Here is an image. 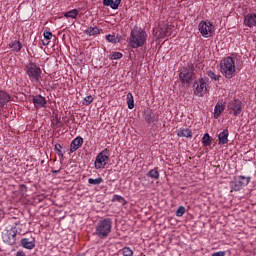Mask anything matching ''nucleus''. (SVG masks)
Wrapping results in <instances>:
<instances>
[{"label": "nucleus", "mask_w": 256, "mask_h": 256, "mask_svg": "<svg viewBox=\"0 0 256 256\" xmlns=\"http://www.w3.org/2000/svg\"><path fill=\"white\" fill-rule=\"evenodd\" d=\"M128 47L131 49H139L147 43V32L139 26L132 28L130 36L127 38Z\"/></svg>", "instance_id": "f257e3e1"}, {"label": "nucleus", "mask_w": 256, "mask_h": 256, "mask_svg": "<svg viewBox=\"0 0 256 256\" xmlns=\"http://www.w3.org/2000/svg\"><path fill=\"white\" fill-rule=\"evenodd\" d=\"M112 229L113 220L111 218H102L96 223L93 235L98 239H107L111 235Z\"/></svg>", "instance_id": "f03ea898"}, {"label": "nucleus", "mask_w": 256, "mask_h": 256, "mask_svg": "<svg viewBox=\"0 0 256 256\" xmlns=\"http://www.w3.org/2000/svg\"><path fill=\"white\" fill-rule=\"evenodd\" d=\"M220 71L226 79H233L235 77V60L228 56L220 61Z\"/></svg>", "instance_id": "7ed1b4c3"}, {"label": "nucleus", "mask_w": 256, "mask_h": 256, "mask_svg": "<svg viewBox=\"0 0 256 256\" xmlns=\"http://www.w3.org/2000/svg\"><path fill=\"white\" fill-rule=\"evenodd\" d=\"M25 71L32 83H39L41 81L42 71L37 64L29 62L25 67Z\"/></svg>", "instance_id": "20e7f679"}, {"label": "nucleus", "mask_w": 256, "mask_h": 256, "mask_svg": "<svg viewBox=\"0 0 256 256\" xmlns=\"http://www.w3.org/2000/svg\"><path fill=\"white\" fill-rule=\"evenodd\" d=\"M109 163V149L105 148L102 150L95 159V169H105V166Z\"/></svg>", "instance_id": "39448f33"}, {"label": "nucleus", "mask_w": 256, "mask_h": 256, "mask_svg": "<svg viewBox=\"0 0 256 256\" xmlns=\"http://www.w3.org/2000/svg\"><path fill=\"white\" fill-rule=\"evenodd\" d=\"M209 79L207 78H200L195 81L194 83V95L197 97H203L205 93H207V82Z\"/></svg>", "instance_id": "423d86ee"}, {"label": "nucleus", "mask_w": 256, "mask_h": 256, "mask_svg": "<svg viewBox=\"0 0 256 256\" xmlns=\"http://www.w3.org/2000/svg\"><path fill=\"white\" fill-rule=\"evenodd\" d=\"M198 29L202 35V37H211L213 32L215 31V26L210 21L202 20L199 23Z\"/></svg>", "instance_id": "0eeeda50"}, {"label": "nucleus", "mask_w": 256, "mask_h": 256, "mask_svg": "<svg viewBox=\"0 0 256 256\" xmlns=\"http://www.w3.org/2000/svg\"><path fill=\"white\" fill-rule=\"evenodd\" d=\"M227 107L229 114L234 115V117L241 115V111H243V103L239 99L230 101Z\"/></svg>", "instance_id": "6e6552de"}, {"label": "nucleus", "mask_w": 256, "mask_h": 256, "mask_svg": "<svg viewBox=\"0 0 256 256\" xmlns=\"http://www.w3.org/2000/svg\"><path fill=\"white\" fill-rule=\"evenodd\" d=\"M179 79L184 85H191V83H193V80L195 79V72H193V69H183L179 73Z\"/></svg>", "instance_id": "1a4fd4ad"}, {"label": "nucleus", "mask_w": 256, "mask_h": 256, "mask_svg": "<svg viewBox=\"0 0 256 256\" xmlns=\"http://www.w3.org/2000/svg\"><path fill=\"white\" fill-rule=\"evenodd\" d=\"M251 183V177L238 176V178L232 182L231 187L233 191H241L243 187H247Z\"/></svg>", "instance_id": "9d476101"}, {"label": "nucleus", "mask_w": 256, "mask_h": 256, "mask_svg": "<svg viewBox=\"0 0 256 256\" xmlns=\"http://www.w3.org/2000/svg\"><path fill=\"white\" fill-rule=\"evenodd\" d=\"M2 239L7 245H15L17 243V233L13 229L8 230L2 235Z\"/></svg>", "instance_id": "9b49d317"}, {"label": "nucleus", "mask_w": 256, "mask_h": 256, "mask_svg": "<svg viewBox=\"0 0 256 256\" xmlns=\"http://www.w3.org/2000/svg\"><path fill=\"white\" fill-rule=\"evenodd\" d=\"M32 103L34 104L35 109H43L47 105V99L41 95L33 96Z\"/></svg>", "instance_id": "f8f14e48"}, {"label": "nucleus", "mask_w": 256, "mask_h": 256, "mask_svg": "<svg viewBox=\"0 0 256 256\" xmlns=\"http://www.w3.org/2000/svg\"><path fill=\"white\" fill-rule=\"evenodd\" d=\"M244 25L246 27H249L250 29L256 27V14L249 13L246 16H244Z\"/></svg>", "instance_id": "ddd939ff"}, {"label": "nucleus", "mask_w": 256, "mask_h": 256, "mask_svg": "<svg viewBox=\"0 0 256 256\" xmlns=\"http://www.w3.org/2000/svg\"><path fill=\"white\" fill-rule=\"evenodd\" d=\"M80 147H83V137L78 136L74 138L70 144V153H75Z\"/></svg>", "instance_id": "4468645a"}, {"label": "nucleus", "mask_w": 256, "mask_h": 256, "mask_svg": "<svg viewBox=\"0 0 256 256\" xmlns=\"http://www.w3.org/2000/svg\"><path fill=\"white\" fill-rule=\"evenodd\" d=\"M218 141L219 145H227L229 143V129L226 128L218 134Z\"/></svg>", "instance_id": "2eb2a0df"}, {"label": "nucleus", "mask_w": 256, "mask_h": 256, "mask_svg": "<svg viewBox=\"0 0 256 256\" xmlns=\"http://www.w3.org/2000/svg\"><path fill=\"white\" fill-rule=\"evenodd\" d=\"M11 101V94L5 92L4 90H0V109H3L7 103Z\"/></svg>", "instance_id": "dca6fc26"}, {"label": "nucleus", "mask_w": 256, "mask_h": 256, "mask_svg": "<svg viewBox=\"0 0 256 256\" xmlns=\"http://www.w3.org/2000/svg\"><path fill=\"white\" fill-rule=\"evenodd\" d=\"M21 245L24 249H35V238H22Z\"/></svg>", "instance_id": "f3484780"}, {"label": "nucleus", "mask_w": 256, "mask_h": 256, "mask_svg": "<svg viewBox=\"0 0 256 256\" xmlns=\"http://www.w3.org/2000/svg\"><path fill=\"white\" fill-rule=\"evenodd\" d=\"M103 31L101 28L97 26H90L86 30H84L85 35L88 37H94L95 35H99Z\"/></svg>", "instance_id": "a211bd4d"}, {"label": "nucleus", "mask_w": 256, "mask_h": 256, "mask_svg": "<svg viewBox=\"0 0 256 256\" xmlns=\"http://www.w3.org/2000/svg\"><path fill=\"white\" fill-rule=\"evenodd\" d=\"M104 7H111V9L117 10L119 9V5H121V0H103Z\"/></svg>", "instance_id": "6ab92c4d"}, {"label": "nucleus", "mask_w": 256, "mask_h": 256, "mask_svg": "<svg viewBox=\"0 0 256 256\" xmlns=\"http://www.w3.org/2000/svg\"><path fill=\"white\" fill-rule=\"evenodd\" d=\"M223 111H225V103L218 102L214 108V119H219Z\"/></svg>", "instance_id": "aec40b11"}, {"label": "nucleus", "mask_w": 256, "mask_h": 256, "mask_svg": "<svg viewBox=\"0 0 256 256\" xmlns=\"http://www.w3.org/2000/svg\"><path fill=\"white\" fill-rule=\"evenodd\" d=\"M178 137H186L187 139L193 137V132L189 128H180L177 132Z\"/></svg>", "instance_id": "412c9836"}, {"label": "nucleus", "mask_w": 256, "mask_h": 256, "mask_svg": "<svg viewBox=\"0 0 256 256\" xmlns=\"http://www.w3.org/2000/svg\"><path fill=\"white\" fill-rule=\"evenodd\" d=\"M10 49H12V51H15L16 53H19V51H21V49H23V44H21L19 41L15 40L10 43Z\"/></svg>", "instance_id": "4be33fe9"}, {"label": "nucleus", "mask_w": 256, "mask_h": 256, "mask_svg": "<svg viewBox=\"0 0 256 256\" xmlns=\"http://www.w3.org/2000/svg\"><path fill=\"white\" fill-rule=\"evenodd\" d=\"M126 101L128 105V109H134L135 108V99L133 98V94L129 92L126 96Z\"/></svg>", "instance_id": "5701e85b"}, {"label": "nucleus", "mask_w": 256, "mask_h": 256, "mask_svg": "<svg viewBox=\"0 0 256 256\" xmlns=\"http://www.w3.org/2000/svg\"><path fill=\"white\" fill-rule=\"evenodd\" d=\"M159 168H154V169H151L149 172H148V177H150V179H154L155 181H157L160 177V174H159Z\"/></svg>", "instance_id": "b1692460"}, {"label": "nucleus", "mask_w": 256, "mask_h": 256, "mask_svg": "<svg viewBox=\"0 0 256 256\" xmlns=\"http://www.w3.org/2000/svg\"><path fill=\"white\" fill-rule=\"evenodd\" d=\"M77 15H79V11L77 9L70 10L64 14V17L70 18V19H77Z\"/></svg>", "instance_id": "393cba45"}, {"label": "nucleus", "mask_w": 256, "mask_h": 256, "mask_svg": "<svg viewBox=\"0 0 256 256\" xmlns=\"http://www.w3.org/2000/svg\"><path fill=\"white\" fill-rule=\"evenodd\" d=\"M211 136H209V133L204 134L203 138H202V143L204 145V147H211Z\"/></svg>", "instance_id": "a878e982"}, {"label": "nucleus", "mask_w": 256, "mask_h": 256, "mask_svg": "<svg viewBox=\"0 0 256 256\" xmlns=\"http://www.w3.org/2000/svg\"><path fill=\"white\" fill-rule=\"evenodd\" d=\"M207 75L210 79H212V81H219L221 79V75H217L211 70L207 71Z\"/></svg>", "instance_id": "bb28decb"}, {"label": "nucleus", "mask_w": 256, "mask_h": 256, "mask_svg": "<svg viewBox=\"0 0 256 256\" xmlns=\"http://www.w3.org/2000/svg\"><path fill=\"white\" fill-rule=\"evenodd\" d=\"M112 201H117L118 203H121L122 205H126L127 204V201L125 200V198L123 196L117 195V194H115L113 196Z\"/></svg>", "instance_id": "cd10ccee"}, {"label": "nucleus", "mask_w": 256, "mask_h": 256, "mask_svg": "<svg viewBox=\"0 0 256 256\" xmlns=\"http://www.w3.org/2000/svg\"><path fill=\"white\" fill-rule=\"evenodd\" d=\"M88 183L90 185H101V183H103V178H101V177L96 178V179L89 178L88 179Z\"/></svg>", "instance_id": "c85d7f7f"}, {"label": "nucleus", "mask_w": 256, "mask_h": 256, "mask_svg": "<svg viewBox=\"0 0 256 256\" xmlns=\"http://www.w3.org/2000/svg\"><path fill=\"white\" fill-rule=\"evenodd\" d=\"M55 151H57V155L59 157H63L65 155V152H63V146H61V144H55Z\"/></svg>", "instance_id": "c756f323"}, {"label": "nucleus", "mask_w": 256, "mask_h": 256, "mask_svg": "<svg viewBox=\"0 0 256 256\" xmlns=\"http://www.w3.org/2000/svg\"><path fill=\"white\" fill-rule=\"evenodd\" d=\"M187 209L184 206H179L176 210V217H183L184 213H186Z\"/></svg>", "instance_id": "7c9ffc66"}, {"label": "nucleus", "mask_w": 256, "mask_h": 256, "mask_svg": "<svg viewBox=\"0 0 256 256\" xmlns=\"http://www.w3.org/2000/svg\"><path fill=\"white\" fill-rule=\"evenodd\" d=\"M24 229H25V224L18 223L16 224V227L12 229V231H15V233H23Z\"/></svg>", "instance_id": "2f4dec72"}, {"label": "nucleus", "mask_w": 256, "mask_h": 256, "mask_svg": "<svg viewBox=\"0 0 256 256\" xmlns=\"http://www.w3.org/2000/svg\"><path fill=\"white\" fill-rule=\"evenodd\" d=\"M106 40L109 43H114V44L119 43V40H117V37H115V35H111V34L106 35Z\"/></svg>", "instance_id": "473e14b6"}, {"label": "nucleus", "mask_w": 256, "mask_h": 256, "mask_svg": "<svg viewBox=\"0 0 256 256\" xmlns=\"http://www.w3.org/2000/svg\"><path fill=\"white\" fill-rule=\"evenodd\" d=\"M146 119L148 123H157L158 121L157 115L155 114H149Z\"/></svg>", "instance_id": "72a5a7b5"}, {"label": "nucleus", "mask_w": 256, "mask_h": 256, "mask_svg": "<svg viewBox=\"0 0 256 256\" xmlns=\"http://www.w3.org/2000/svg\"><path fill=\"white\" fill-rule=\"evenodd\" d=\"M122 255L123 256H133V250L129 247H124L122 249Z\"/></svg>", "instance_id": "f704fd0d"}, {"label": "nucleus", "mask_w": 256, "mask_h": 256, "mask_svg": "<svg viewBox=\"0 0 256 256\" xmlns=\"http://www.w3.org/2000/svg\"><path fill=\"white\" fill-rule=\"evenodd\" d=\"M123 57V53L121 52H114L110 55V59L113 60H117V59H121Z\"/></svg>", "instance_id": "c9c22d12"}, {"label": "nucleus", "mask_w": 256, "mask_h": 256, "mask_svg": "<svg viewBox=\"0 0 256 256\" xmlns=\"http://www.w3.org/2000/svg\"><path fill=\"white\" fill-rule=\"evenodd\" d=\"M93 103V96L89 95V96H86L83 100V105H91Z\"/></svg>", "instance_id": "e433bc0d"}, {"label": "nucleus", "mask_w": 256, "mask_h": 256, "mask_svg": "<svg viewBox=\"0 0 256 256\" xmlns=\"http://www.w3.org/2000/svg\"><path fill=\"white\" fill-rule=\"evenodd\" d=\"M43 37L44 39H46L47 41H51V39H53V33H51L50 31H45L43 33Z\"/></svg>", "instance_id": "4c0bfd02"}, {"label": "nucleus", "mask_w": 256, "mask_h": 256, "mask_svg": "<svg viewBox=\"0 0 256 256\" xmlns=\"http://www.w3.org/2000/svg\"><path fill=\"white\" fill-rule=\"evenodd\" d=\"M225 255H226L225 251H218L212 254V256H225Z\"/></svg>", "instance_id": "58836bf2"}, {"label": "nucleus", "mask_w": 256, "mask_h": 256, "mask_svg": "<svg viewBox=\"0 0 256 256\" xmlns=\"http://www.w3.org/2000/svg\"><path fill=\"white\" fill-rule=\"evenodd\" d=\"M49 43H51L50 40H42V45H44V47H47V45H49Z\"/></svg>", "instance_id": "ea45409f"}, {"label": "nucleus", "mask_w": 256, "mask_h": 256, "mask_svg": "<svg viewBox=\"0 0 256 256\" xmlns=\"http://www.w3.org/2000/svg\"><path fill=\"white\" fill-rule=\"evenodd\" d=\"M20 190L21 191H27V186L26 185H20Z\"/></svg>", "instance_id": "a19ab883"}, {"label": "nucleus", "mask_w": 256, "mask_h": 256, "mask_svg": "<svg viewBox=\"0 0 256 256\" xmlns=\"http://www.w3.org/2000/svg\"><path fill=\"white\" fill-rule=\"evenodd\" d=\"M59 171H61L60 169L59 170H52V173L54 174V175H57V173H59Z\"/></svg>", "instance_id": "79ce46f5"}, {"label": "nucleus", "mask_w": 256, "mask_h": 256, "mask_svg": "<svg viewBox=\"0 0 256 256\" xmlns=\"http://www.w3.org/2000/svg\"><path fill=\"white\" fill-rule=\"evenodd\" d=\"M165 35H166V36L169 35V31H167V28H166V30H165Z\"/></svg>", "instance_id": "37998d69"}]
</instances>
